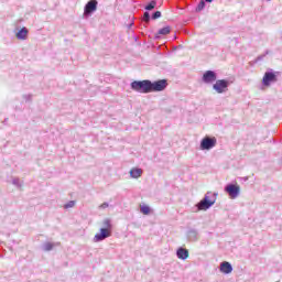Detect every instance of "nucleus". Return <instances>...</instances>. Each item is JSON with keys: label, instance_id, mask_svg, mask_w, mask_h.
Returning <instances> with one entry per match:
<instances>
[{"label": "nucleus", "instance_id": "nucleus-27", "mask_svg": "<svg viewBox=\"0 0 282 282\" xmlns=\"http://www.w3.org/2000/svg\"><path fill=\"white\" fill-rule=\"evenodd\" d=\"M205 3H213V0H204Z\"/></svg>", "mask_w": 282, "mask_h": 282}, {"label": "nucleus", "instance_id": "nucleus-26", "mask_svg": "<svg viewBox=\"0 0 282 282\" xmlns=\"http://www.w3.org/2000/svg\"><path fill=\"white\" fill-rule=\"evenodd\" d=\"M99 208H102V209L109 208V203H104V204H101V205L99 206Z\"/></svg>", "mask_w": 282, "mask_h": 282}, {"label": "nucleus", "instance_id": "nucleus-25", "mask_svg": "<svg viewBox=\"0 0 282 282\" xmlns=\"http://www.w3.org/2000/svg\"><path fill=\"white\" fill-rule=\"evenodd\" d=\"M23 98L26 102H32V95H23Z\"/></svg>", "mask_w": 282, "mask_h": 282}, {"label": "nucleus", "instance_id": "nucleus-8", "mask_svg": "<svg viewBox=\"0 0 282 282\" xmlns=\"http://www.w3.org/2000/svg\"><path fill=\"white\" fill-rule=\"evenodd\" d=\"M98 10V0H89L84 8V17H91Z\"/></svg>", "mask_w": 282, "mask_h": 282}, {"label": "nucleus", "instance_id": "nucleus-5", "mask_svg": "<svg viewBox=\"0 0 282 282\" xmlns=\"http://www.w3.org/2000/svg\"><path fill=\"white\" fill-rule=\"evenodd\" d=\"M228 87H230L228 79H216V83L213 85V89L216 94H226Z\"/></svg>", "mask_w": 282, "mask_h": 282}, {"label": "nucleus", "instance_id": "nucleus-15", "mask_svg": "<svg viewBox=\"0 0 282 282\" xmlns=\"http://www.w3.org/2000/svg\"><path fill=\"white\" fill-rule=\"evenodd\" d=\"M130 177L133 180H138L139 177H142V169L134 167L130 171Z\"/></svg>", "mask_w": 282, "mask_h": 282}, {"label": "nucleus", "instance_id": "nucleus-20", "mask_svg": "<svg viewBox=\"0 0 282 282\" xmlns=\"http://www.w3.org/2000/svg\"><path fill=\"white\" fill-rule=\"evenodd\" d=\"M161 18H162V12L161 11H155L151 15L152 21H156V19H161Z\"/></svg>", "mask_w": 282, "mask_h": 282}, {"label": "nucleus", "instance_id": "nucleus-14", "mask_svg": "<svg viewBox=\"0 0 282 282\" xmlns=\"http://www.w3.org/2000/svg\"><path fill=\"white\" fill-rule=\"evenodd\" d=\"M199 234L197 229H189L187 230V239L188 241H197Z\"/></svg>", "mask_w": 282, "mask_h": 282}, {"label": "nucleus", "instance_id": "nucleus-1", "mask_svg": "<svg viewBox=\"0 0 282 282\" xmlns=\"http://www.w3.org/2000/svg\"><path fill=\"white\" fill-rule=\"evenodd\" d=\"M132 91L138 94H153L158 91H164L169 87L167 79H159L151 82L150 79L134 80L130 84Z\"/></svg>", "mask_w": 282, "mask_h": 282}, {"label": "nucleus", "instance_id": "nucleus-16", "mask_svg": "<svg viewBox=\"0 0 282 282\" xmlns=\"http://www.w3.org/2000/svg\"><path fill=\"white\" fill-rule=\"evenodd\" d=\"M54 246H61V243H54V242H44L43 245H42V250L44 251V252H50V251H52V250H54Z\"/></svg>", "mask_w": 282, "mask_h": 282}, {"label": "nucleus", "instance_id": "nucleus-9", "mask_svg": "<svg viewBox=\"0 0 282 282\" xmlns=\"http://www.w3.org/2000/svg\"><path fill=\"white\" fill-rule=\"evenodd\" d=\"M202 80L205 85H213L217 80V73L215 70H206L203 74Z\"/></svg>", "mask_w": 282, "mask_h": 282}, {"label": "nucleus", "instance_id": "nucleus-10", "mask_svg": "<svg viewBox=\"0 0 282 282\" xmlns=\"http://www.w3.org/2000/svg\"><path fill=\"white\" fill-rule=\"evenodd\" d=\"M28 34H30V31L28 28L23 26L18 33L15 34L18 41H25L28 39Z\"/></svg>", "mask_w": 282, "mask_h": 282}, {"label": "nucleus", "instance_id": "nucleus-6", "mask_svg": "<svg viewBox=\"0 0 282 282\" xmlns=\"http://www.w3.org/2000/svg\"><path fill=\"white\" fill-rule=\"evenodd\" d=\"M217 147V138L205 137L200 141V151H210Z\"/></svg>", "mask_w": 282, "mask_h": 282}, {"label": "nucleus", "instance_id": "nucleus-2", "mask_svg": "<svg viewBox=\"0 0 282 282\" xmlns=\"http://www.w3.org/2000/svg\"><path fill=\"white\" fill-rule=\"evenodd\" d=\"M217 192H207L204 198L197 203V210H208V208H213L215 206V202H217Z\"/></svg>", "mask_w": 282, "mask_h": 282}, {"label": "nucleus", "instance_id": "nucleus-4", "mask_svg": "<svg viewBox=\"0 0 282 282\" xmlns=\"http://www.w3.org/2000/svg\"><path fill=\"white\" fill-rule=\"evenodd\" d=\"M279 74V72H274L273 69L269 68L265 73L264 76L262 78V85L263 87H270L272 85V83H276V80H279L276 78V75Z\"/></svg>", "mask_w": 282, "mask_h": 282}, {"label": "nucleus", "instance_id": "nucleus-23", "mask_svg": "<svg viewBox=\"0 0 282 282\" xmlns=\"http://www.w3.org/2000/svg\"><path fill=\"white\" fill-rule=\"evenodd\" d=\"M76 206V200H69L68 203H66L64 205V208L67 209V208H74Z\"/></svg>", "mask_w": 282, "mask_h": 282}, {"label": "nucleus", "instance_id": "nucleus-21", "mask_svg": "<svg viewBox=\"0 0 282 282\" xmlns=\"http://www.w3.org/2000/svg\"><path fill=\"white\" fill-rule=\"evenodd\" d=\"M151 13H149V11H145L144 13H143V21H144V23H150L151 22Z\"/></svg>", "mask_w": 282, "mask_h": 282}, {"label": "nucleus", "instance_id": "nucleus-7", "mask_svg": "<svg viewBox=\"0 0 282 282\" xmlns=\"http://www.w3.org/2000/svg\"><path fill=\"white\" fill-rule=\"evenodd\" d=\"M225 193L229 195L230 199H237L239 193H241V187L237 184L229 183L225 186Z\"/></svg>", "mask_w": 282, "mask_h": 282}, {"label": "nucleus", "instance_id": "nucleus-11", "mask_svg": "<svg viewBox=\"0 0 282 282\" xmlns=\"http://www.w3.org/2000/svg\"><path fill=\"white\" fill-rule=\"evenodd\" d=\"M220 272H223V274H230L232 272V264H230L228 261L221 262Z\"/></svg>", "mask_w": 282, "mask_h": 282}, {"label": "nucleus", "instance_id": "nucleus-22", "mask_svg": "<svg viewBox=\"0 0 282 282\" xmlns=\"http://www.w3.org/2000/svg\"><path fill=\"white\" fill-rule=\"evenodd\" d=\"M12 184L13 186H17V188H21V186H23V184L21 183V180L19 178H13Z\"/></svg>", "mask_w": 282, "mask_h": 282}, {"label": "nucleus", "instance_id": "nucleus-18", "mask_svg": "<svg viewBox=\"0 0 282 282\" xmlns=\"http://www.w3.org/2000/svg\"><path fill=\"white\" fill-rule=\"evenodd\" d=\"M140 210L143 215H151V207L147 205L141 206Z\"/></svg>", "mask_w": 282, "mask_h": 282}, {"label": "nucleus", "instance_id": "nucleus-17", "mask_svg": "<svg viewBox=\"0 0 282 282\" xmlns=\"http://www.w3.org/2000/svg\"><path fill=\"white\" fill-rule=\"evenodd\" d=\"M155 6H158V1L152 0L144 7V10H147V12H151V10H155Z\"/></svg>", "mask_w": 282, "mask_h": 282}, {"label": "nucleus", "instance_id": "nucleus-19", "mask_svg": "<svg viewBox=\"0 0 282 282\" xmlns=\"http://www.w3.org/2000/svg\"><path fill=\"white\" fill-rule=\"evenodd\" d=\"M204 8H206V1L200 0L196 7V12H202V10H204Z\"/></svg>", "mask_w": 282, "mask_h": 282}, {"label": "nucleus", "instance_id": "nucleus-13", "mask_svg": "<svg viewBox=\"0 0 282 282\" xmlns=\"http://www.w3.org/2000/svg\"><path fill=\"white\" fill-rule=\"evenodd\" d=\"M176 257L177 259H182V261H186V258L188 257V249L180 247L176 251Z\"/></svg>", "mask_w": 282, "mask_h": 282}, {"label": "nucleus", "instance_id": "nucleus-24", "mask_svg": "<svg viewBox=\"0 0 282 282\" xmlns=\"http://www.w3.org/2000/svg\"><path fill=\"white\" fill-rule=\"evenodd\" d=\"M268 54H270V51H269V50H267L264 54L259 55V56L256 58V63H259V61H263V57H264V56H268Z\"/></svg>", "mask_w": 282, "mask_h": 282}, {"label": "nucleus", "instance_id": "nucleus-3", "mask_svg": "<svg viewBox=\"0 0 282 282\" xmlns=\"http://www.w3.org/2000/svg\"><path fill=\"white\" fill-rule=\"evenodd\" d=\"M105 228H100V232L96 234L94 237V242L98 243L100 241H105L111 235V220L105 219L104 220Z\"/></svg>", "mask_w": 282, "mask_h": 282}, {"label": "nucleus", "instance_id": "nucleus-12", "mask_svg": "<svg viewBox=\"0 0 282 282\" xmlns=\"http://www.w3.org/2000/svg\"><path fill=\"white\" fill-rule=\"evenodd\" d=\"M171 34V26H165V28H162L158 31V33L154 35V39L158 41L160 40L162 36H166Z\"/></svg>", "mask_w": 282, "mask_h": 282}]
</instances>
